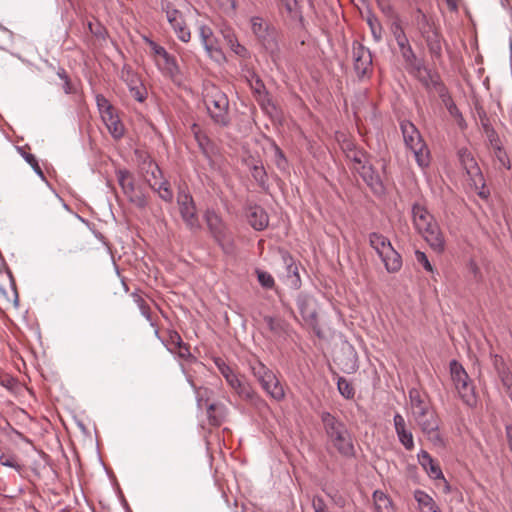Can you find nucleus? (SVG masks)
<instances>
[{
	"instance_id": "f257e3e1",
	"label": "nucleus",
	"mask_w": 512,
	"mask_h": 512,
	"mask_svg": "<svg viewBox=\"0 0 512 512\" xmlns=\"http://www.w3.org/2000/svg\"><path fill=\"white\" fill-rule=\"evenodd\" d=\"M409 410L412 420L428 441L436 447H444L445 441L440 433V418L429 396L416 388L409 390Z\"/></svg>"
},
{
	"instance_id": "f03ea898",
	"label": "nucleus",
	"mask_w": 512,
	"mask_h": 512,
	"mask_svg": "<svg viewBox=\"0 0 512 512\" xmlns=\"http://www.w3.org/2000/svg\"><path fill=\"white\" fill-rule=\"evenodd\" d=\"M411 213L416 231L434 251L442 252L445 248V239L434 216L421 203L413 204Z\"/></svg>"
},
{
	"instance_id": "7ed1b4c3",
	"label": "nucleus",
	"mask_w": 512,
	"mask_h": 512,
	"mask_svg": "<svg viewBox=\"0 0 512 512\" xmlns=\"http://www.w3.org/2000/svg\"><path fill=\"white\" fill-rule=\"evenodd\" d=\"M321 421L328 442L344 457L354 455L352 436L346 425L329 412L321 413Z\"/></svg>"
},
{
	"instance_id": "20e7f679",
	"label": "nucleus",
	"mask_w": 512,
	"mask_h": 512,
	"mask_svg": "<svg viewBox=\"0 0 512 512\" xmlns=\"http://www.w3.org/2000/svg\"><path fill=\"white\" fill-rule=\"evenodd\" d=\"M342 148L347 160L351 164V169L357 172L363 181L373 190L378 191L381 189L380 177L371 165L367 153L357 148L350 141L344 142Z\"/></svg>"
},
{
	"instance_id": "39448f33",
	"label": "nucleus",
	"mask_w": 512,
	"mask_h": 512,
	"mask_svg": "<svg viewBox=\"0 0 512 512\" xmlns=\"http://www.w3.org/2000/svg\"><path fill=\"white\" fill-rule=\"evenodd\" d=\"M450 374L457 393L468 407H476L478 396L475 386L463 366L456 360L450 362Z\"/></svg>"
},
{
	"instance_id": "423d86ee",
	"label": "nucleus",
	"mask_w": 512,
	"mask_h": 512,
	"mask_svg": "<svg viewBox=\"0 0 512 512\" xmlns=\"http://www.w3.org/2000/svg\"><path fill=\"white\" fill-rule=\"evenodd\" d=\"M400 128L405 145L412 151L417 164L421 168L427 167L430 163V153L416 126L410 121H402Z\"/></svg>"
},
{
	"instance_id": "0eeeda50",
	"label": "nucleus",
	"mask_w": 512,
	"mask_h": 512,
	"mask_svg": "<svg viewBox=\"0 0 512 512\" xmlns=\"http://www.w3.org/2000/svg\"><path fill=\"white\" fill-rule=\"evenodd\" d=\"M204 103L215 124L226 126L229 123V100L218 87L211 86L206 89Z\"/></svg>"
},
{
	"instance_id": "6e6552de",
	"label": "nucleus",
	"mask_w": 512,
	"mask_h": 512,
	"mask_svg": "<svg viewBox=\"0 0 512 512\" xmlns=\"http://www.w3.org/2000/svg\"><path fill=\"white\" fill-rule=\"evenodd\" d=\"M407 71L416 77L426 88L438 84V75L428 69L424 62L417 58L410 43L399 48Z\"/></svg>"
},
{
	"instance_id": "1a4fd4ad",
	"label": "nucleus",
	"mask_w": 512,
	"mask_h": 512,
	"mask_svg": "<svg viewBox=\"0 0 512 512\" xmlns=\"http://www.w3.org/2000/svg\"><path fill=\"white\" fill-rule=\"evenodd\" d=\"M141 172L145 181L151 189L158 193L162 200L166 202L172 201L173 192L169 183L166 180H163L162 171L156 162L151 159L144 160L141 165Z\"/></svg>"
},
{
	"instance_id": "9d476101",
	"label": "nucleus",
	"mask_w": 512,
	"mask_h": 512,
	"mask_svg": "<svg viewBox=\"0 0 512 512\" xmlns=\"http://www.w3.org/2000/svg\"><path fill=\"white\" fill-rule=\"evenodd\" d=\"M116 176L118 183L129 202L138 208H145L147 205L146 196L140 188L135 186L133 175L128 170L120 169L116 172Z\"/></svg>"
},
{
	"instance_id": "9b49d317",
	"label": "nucleus",
	"mask_w": 512,
	"mask_h": 512,
	"mask_svg": "<svg viewBox=\"0 0 512 512\" xmlns=\"http://www.w3.org/2000/svg\"><path fill=\"white\" fill-rule=\"evenodd\" d=\"M160 5L161 10L165 13L167 21L174 30L177 38L182 42H189L191 33L186 26L182 12L176 9L168 0H161Z\"/></svg>"
},
{
	"instance_id": "f8f14e48",
	"label": "nucleus",
	"mask_w": 512,
	"mask_h": 512,
	"mask_svg": "<svg viewBox=\"0 0 512 512\" xmlns=\"http://www.w3.org/2000/svg\"><path fill=\"white\" fill-rule=\"evenodd\" d=\"M177 203L180 215L187 228L192 232L198 231L201 225L192 196L184 190H180L177 196Z\"/></svg>"
},
{
	"instance_id": "ddd939ff",
	"label": "nucleus",
	"mask_w": 512,
	"mask_h": 512,
	"mask_svg": "<svg viewBox=\"0 0 512 512\" xmlns=\"http://www.w3.org/2000/svg\"><path fill=\"white\" fill-rule=\"evenodd\" d=\"M297 307L306 325L314 331L317 329V304L313 297L307 294H300L297 297Z\"/></svg>"
},
{
	"instance_id": "4468645a",
	"label": "nucleus",
	"mask_w": 512,
	"mask_h": 512,
	"mask_svg": "<svg viewBox=\"0 0 512 512\" xmlns=\"http://www.w3.org/2000/svg\"><path fill=\"white\" fill-rule=\"evenodd\" d=\"M354 69L359 77L365 76L371 69L372 56L369 49L360 43H354L353 49Z\"/></svg>"
},
{
	"instance_id": "2eb2a0df",
	"label": "nucleus",
	"mask_w": 512,
	"mask_h": 512,
	"mask_svg": "<svg viewBox=\"0 0 512 512\" xmlns=\"http://www.w3.org/2000/svg\"><path fill=\"white\" fill-rule=\"evenodd\" d=\"M231 389L238 395V397L256 407L264 404V400L257 394L252 385L245 380L244 377H240L235 383V386H231Z\"/></svg>"
},
{
	"instance_id": "dca6fc26",
	"label": "nucleus",
	"mask_w": 512,
	"mask_h": 512,
	"mask_svg": "<svg viewBox=\"0 0 512 512\" xmlns=\"http://www.w3.org/2000/svg\"><path fill=\"white\" fill-rule=\"evenodd\" d=\"M202 389L197 390L198 406L202 407L203 404L207 406V416L209 423L213 426H220L226 418L227 408L222 404L207 403V400L202 399Z\"/></svg>"
},
{
	"instance_id": "f3484780",
	"label": "nucleus",
	"mask_w": 512,
	"mask_h": 512,
	"mask_svg": "<svg viewBox=\"0 0 512 512\" xmlns=\"http://www.w3.org/2000/svg\"><path fill=\"white\" fill-rule=\"evenodd\" d=\"M393 423L399 442L404 446L406 450H413V434L409 429H407V424L404 417L400 413H396L393 417Z\"/></svg>"
},
{
	"instance_id": "a211bd4d",
	"label": "nucleus",
	"mask_w": 512,
	"mask_h": 512,
	"mask_svg": "<svg viewBox=\"0 0 512 512\" xmlns=\"http://www.w3.org/2000/svg\"><path fill=\"white\" fill-rule=\"evenodd\" d=\"M459 160L462 167L475 184L478 182H483V176L481 174L480 168L470 152L467 150H460Z\"/></svg>"
},
{
	"instance_id": "6ab92c4d",
	"label": "nucleus",
	"mask_w": 512,
	"mask_h": 512,
	"mask_svg": "<svg viewBox=\"0 0 512 512\" xmlns=\"http://www.w3.org/2000/svg\"><path fill=\"white\" fill-rule=\"evenodd\" d=\"M199 37L204 49L210 57L216 60L222 58V53L216 46V40L210 27L201 25L199 27Z\"/></svg>"
},
{
	"instance_id": "aec40b11",
	"label": "nucleus",
	"mask_w": 512,
	"mask_h": 512,
	"mask_svg": "<svg viewBox=\"0 0 512 512\" xmlns=\"http://www.w3.org/2000/svg\"><path fill=\"white\" fill-rule=\"evenodd\" d=\"M205 220L207 226L218 243H222L225 238V225L222 219L212 210H207L205 213Z\"/></svg>"
},
{
	"instance_id": "412c9836",
	"label": "nucleus",
	"mask_w": 512,
	"mask_h": 512,
	"mask_svg": "<svg viewBox=\"0 0 512 512\" xmlns=\"http://www.w3.org/2000/svg\"><path fill=\"white\" fill-rule=\"evenodd\" d=\"M249 224L258 231L264 230L269 223L268 215L260 206H250L247 211Z\"/></svg>"
},
{
	"instance_id": "4be33fe9",
	"label": "nucleus",
	"mask_w": 512,
	"mask_h": 512,
	"mask_svg": "<svg viewBox=\"0 0 512 512\" xmlns=\"http://www.w3.org/2000/svg\"><path fill=\"white\" fill-rule=\"evenodd\" d=\"M418 462L423 467V469L427 472L429 477L433 479H444L443 473L439 465L433 460L430 454L421 450L418 455Z\"/></svg>"
},
{
	"instance_id": "5701e85b",
	"label": "nucleus",
	"mask_w": 512,
	"mask_h": 512,
	"mask_svg": "<svg viewBox=\"0 0 512 512\" xmlns=\"http://www.w3.org/2000/svg\"><path fill=\"white\" fill-rule=\"evenodd\" d=\"M101 119L114 139L123 137L125 128L115 110L102 115Z\"/></svg>"
},
{
	"instance_id": "b1692460",
	"label": "nucleus",
	"mask_w": 512,
	"mask_h": 512,
	"mask_svg": "<svg viewBox=\"0 0 512 512\" xmlns=\"http://www.w3.org/2000/svg\"><path fill=\"white\" fill-rule=\"evenodd\" d=\"M337 364L345 373L351 374L358 369L357 355L352 347L344 350L341 356L337 357Z\"/></svg>"
},
{
	"instance_id": "393cba45",
	"label": "nucleus",
	"mask_w": 512,
	"mask_h": 512,
	"mask_svg": "<svg viewBox=\"0 0 512 512\" xmlns=\"http://www.w3.org/2000/svg\"><path fill=\"white\" fill-rule=\"evenodd\" d=\"M281 9L292 21L302 23V0H279Z\"/></svg>"
},
{
	"instance_id": "a878e982",
	"label": "nucleus",
	"mask_w": 512,
	"mask_h": 512,
	"mask_svg": "<svg viewBox=\"0 0 512 512\" xmlns=\"http://www.w3.org/2000/svg\"><path fill=\"white\" fill-rule=\"evenodd\" d=\"M159 69L170 78L174 79L180 74V69L174 56L168 52L160 59H155Z\"/></svg>"
},
{
	"instance_id": "bb28decb",
	"label": "nucleus",
	"mask_w": 512,
	"mask_h": 512,
	"mask_svg": "<svg viewBox=\"0 0 512 512\" xmlns=\"http://www.w3.org/2000/svg\"><path fill=\"white\" fill-rule=\"evenodd\" d=\"M414 499L420 512H441L434 499L423 490H415Z\"/></svg>"
},
{
	"instance_id": "cd10ccee",
	"label": "nucleus",
	"mask_w": 512,
	"mask_h": 512,
	"mask_svg": "<svg viewBox=\"0 0 512 512\" xmlns=\"http://www.w3.org/2000/svg\"><path fill=\"white\" fill-rule=\"evenodd\" d=\"M380 258L389 273L398 272L402 267V258L393 246L384 252Z\"/></svg>"
},
{
	"instance_id": "c85d7f7f",
	"label": "nucleus",
	"mask_w": 512,
	"mask_h": 512,
	"mask_svg": "<svg viewBox=\"0 0 512 512\" xmlns=\"http://www.w3.org/2000/svg\"><path fill=\"white\" fill-rule=\"evenodd\" d=\"M249 367L253 376L258 380L259 383L264 382L267 384V380L272 381L273 376L275 375L272 370H270L266 365H264L261 361L255 359L249 362Z\"/></svg>"
},
{
	"instance_id": "c756f323",
	"label": "nucleus",
	"mask_w": 512,
	"mask_h": 512,
	"mask_svg": "<svg viewBox=\"0 0 512 512\" xmlns=\"http://www.w3.org/2000/svg\"><path fill=\"white\" fill-rule=\"evenodd\" d=\"M428 89H434L438 92L440 98L442 99L443 104L447 108L450 115H452L453 117L460 116L459 109L457 108L456 104L452 100L451 96L448 94L444 85L441 84L439 80H438L437 85H430V87Z\"/></svg>"
},
{
	"instance_id": "7c9ffc66",
	"label": "nucleus",
	"mask_w": 512,
	"mask_h": 512,
	"mask_svg": "<svg viewBox=\"0 0 512 512\" xmlns=\"http://www.w3.org/2000/svg\"><path fill=\"white\" fill-rule=\"evenodd\" d=\"M422 37L425 39L428 50L432 57L439 58L442 52L441 35L439 30L436 28Z\"/></svg>"
},
{
	"instance_id": "2f4dec72",
	"label": "nucleus",
	"mask_w": 512,
	"mask_h": 512,
	"mask_svg": "<svg viewBox=\"0 0 512 512\" xmlns=\"http://www.w3.org/2000/svg\"><path fill=\"white\" fill-rule=\"evenodd\" d=\"M222 35L227 43V45L230 47V49L238 56L240 57H247L248 51L247 49L241 45L237 38L235 37L234 32L230 28L222 29Z\"/></svg>"
},
{
	"instance_id": "473e14b6",
	"label": "nucleus",
	"mask_w": 512,
	"mask_h": 512,
	"mask_svg": "<svg viewBox=\"0 0 512 512\" xmlns=\"http://www.w3.org/2000/svg\"><path fill=\"white\" fill-rule=\"evenodd\" d=\"M260 385L263 390H265V392L274 400L281 401L284 399L285 392L276 375L273 376L272 381H267V384L261 382Z\"/></svg>"
},
{
	"instance_id": "72a5a7b5",
	"label": "nucleus",
	"mask_w": 512,
	"mask_h": 512,
	"mask_svg": "<svg viewBox=\"0 0 512 512\" xmlns=\"http://www.w3.org/2000/svg\"><path fill=\"white\" fill-rule=\"evenodd\" d=\"M374 508L376 512H393L391 499L383 491L376 490L373 493Z\"/></svg>"
},
{
	"instance_id": "f704fd0d",
	"label": "nucleus",
	"mask_w": 512,
	"mask_h": 512,
	"mask_svg": "<svg viewBox=\"0 0 512 512\" xmlns=\"http://www.w3.org/2000/svg\"><path fill=\"white\" fill-rule=\"evenodd\" d=\"M369 243L379 257L392 247L391 242L385 236L376 232L369 235Z\"/></svg>"
},
{
	"instance_id": "c9c22d12",
	"label": "nucleus",
	"mask_w": 512,
	"mask_h": 512,
	"mask_svg": "<svg viewBox=\"0 0 512 512\" xmlns=\"http://www.w3.org/2000/svg\"><path fill=\"white\" fill-rule=\"evenodd\" d=\"M264 322L268 326L269 330L278 337H285L288 333V324L280 319L271 316L264 317Z\"/></svg>"
},
{
	"instance_id": "e433bc0d",
	"label": "nucleus",
	"mask_w": 512,
	"mask_h": 512,
	"mask_svg": "<svg viewBox=\"0 0 512 512\" xmlns=\"http://www.w3.org/2000/svg\"><path fill=\"white\" fill-rule=\"evenodd\" d=\"M415 21L417 28L422 36L437 28L434 21L420 9L417 10Z\"/></svg>"
},
{
	"instance_id": "4c0bfd02",
	"label": "nucleus",
	"mask_w": 512,
	"mask_h": 512,
	"mask_svg": "<svg viewBox=\"0 0 512 512\" xmlns=\"http://www.w3.org/2000/svg\"><path fill=\"white\" fill-rule=\"evenodd\" d=\"M391 32L397 42L398 47L405 46L409 43V40L400 24L399 21H394L391 25Z\"/></svg>"
},
{
	"instance_id": "58836bf2",
	"label": "nucleus",
	"mask_w": 512,
	"mask_h": 512,
	"mask_svg": "<svg viewBox=\"0 0 512 512\" xmlns=\"http://www.w3.org/2000/svg\"><path fill=\"white\" fill-rule=\"evenodd\" d=\"M337 387L339 393L346 399H352L354 397L355 391L353 386L347 381L345 378L340 377L337 381Z\"/></svg>"
},
{
	"instance_id": "ea45409f",
	"label": "nucleus",
	"mask_w": 512,
	"mask_h": 512,
	"mask_svg": "<svg viewBox=\"0 0 512 512\" xmlns=\"http://www.w3.org/2000/svg\"><path fill=\"white\" fill-rule=\"evenodd\" d=\"M131 297H132L133 301L136 303V305L138 306L141 314L148 321H151L150 308H149L148 304L146 303V301L143 299V297L137 292H133L131 294Z\"/></svg>"
},
{
	"instance_id": "a19ab883",
	"label": "nucleus",
	"mask_w": 512,
	"mask_h": 512,
	"mask_svg": "<svg viewBox=\"0 0 512 512\" xmlns=\"http://www.w3.org/2000/svg\"><path fill=\"white\" fill-rule=\"evenodd\" d=\"M494 156L503 167L506 169L511 168L509 158L505 150L502 148L500 141L495 142Z\"/></svg>"
},
{
	"instance_id": "79ce46f5",
	"label": "nucleus",
	"mask_w": 512,
	"mask_h": 512,
	"mask_svg": "<svg viewBox=\"0 0 512 512\" xmlns=\"http://www.w3.org/2000/svg\"><path fill=\"white\" fill-rule=\"evenodd\" d=\"M467 271L470 278L479 283L483 280L482 272L474 259H470L467 264Z\"/></svg>"
},
{
	"instance_id": "37998d69",
	"label": "nucleus",
	"mask_w": 512,
	"mask_h": 512,
	"mask_svg": "<svg viewBox=\"0 0 512 512\" xmlns=\"http://www.w3.org/2000/svg\"><path fill=\"white\" fill-rule=\"evenodd\" d=\"M0 464L2 466L13 468L17 471L21 470V465L19 464L18 459L15 455H11V454L0 455Z\"/></svg>"
},
{
	"instance_id": "c03bdc74",
	"label": "nucleus",
	"mask_w": 512,
	"mask_h": 512,
	"mask_svg": "<svg viewBox=\"0 0 512 512\" xmlns=\"http://www.w3.org/2000/svg\"><path fill=\"white\" fill-rule=\"evenodd\" d=\"M251 28L253 33L257 37H263L266 31L265 23L262 18L260 17H253L251 19Z\"/></svg>"
},
{
	"instance_id": "a18cd8bd",
	"label": "nucleus",
	"mask_w": 512,
	"mask_h": 512,
	"mask_svg": "<svg viewBox=\"0 0 512 512\" xmlns=\"http://www.w3.org/2000/svg\"><path fill=\"white\" fill-rule=\"evenodd\" d=\"M257 278L262 287L270 289L274 286L275 282L272 275L265 271H257Z\"/></svg>"
},
{
	"instance_id": "49530a36",
	"label": "nucleus",
	"mask_w": 512,
	"mask_h": 512,
	"mask_svg": "<svg viewBox=\"0 0 512 512\" xmlns=\"http://www.w3.org/2000/svg\"><path fill=\"white\" fill-rule=\"evenodd\" d=\"M96 102L101 116L115 110V108L103 95H97Z\"/></svg>"
},
{
	"instance_id": "de8ad7c7",
	"label": "nucleus",
	"mask_w": 512,
	"mask_h": 512,
	"mask_svg": "<svg viewBox=\"0 0 512 512\" xmlns=\"http://www.w3.org/2000/svg\"><path fill=\"white\" fill-rule=\"evenodd\" d=\"M219 9L225 14L231 15L236 9V0H216Z\"/></svg>"
},
{
	"instance_id": "09e8293b",
	"label": "nucleus",
	"mask_w": 512,
	"mask_h": 512,
	"mask_svg": "<svg viewBox=\"0 0 512 512\" xmlns=\"http://www.w3.org/2000/svg\"><path fill=\"white\" fill-rule=\"evenodd\" d=\"M252 177L257 181L260 185H264L266 182V172L262 165H254L251 170Z\"/></svg>"
},
{
	"instance_id": "8fccbe9b",
	"label": "nucleus",
	"mask_w": 512,
	"mask_h": 512,
	"mask_svg": "<svg viewBox=\"0 0 512 512\" xmlns=\"http://www.w3.org/2000/svg\"><path fill=\"white\" fill-rule=\"evenodd\" d=\"M23 157L26 160V162L28 164H30V166L33 168V170L36 172V174L39 175L42 179H44V173H43L41 167L39 166L36 157L30 153H24Z\"/></svg>"
},
{
	"instance_id": "3c124183",
	"label": "nucleus",
	"mask_w": 512,
	"mask_h": 512,
	"mask_svg": "<svg viewBox=\"0 0 512 512\" xmlns=\"http://www.w3.org/2000/svg\"><path fill=\"white\" fill-rule=\"evenodd\" d=\"M415 258L416 261L421 264L427 272H433V267L424 252L417 250L415 252Z\"/></svg>"
},
{
	"instance_id": "603ef678",
	"label": "nucleus",
	"mask_w": 512,
	"mask_h": 512,
	"mask_svg": "<svg viewBox=\"0 0 512 512\" xmlns=\"http://www.w3.org/2000/svg\"><path fill=\"white\" fill-rule=\"evenodd\" d=\"M131 96L138 102H143L146 98V92L142 85L131 86Z\"/></svg>"
},
{
	"instance_id": "864d4df0",
	"label": "nucleus",
	"mask_w": 512,
	"mask_h": 512,
	"mask_svg": "<svg viewBox=\"0 0 512 512\" xmlns=\"http://www.w3.org/2000/svg\"><path fill=\"white\" fill-rule=\"evenodd\" d=\"M147 43L149 44L155 59H160L167 53V50L164 47L158 45L156 42L147 39Z\"/></svg>"
},
{
	"instance_id": "5fc2aeb1",
	"label": "nucleus",
	"mask_w": 512,
	"mask_h": 512,
	"mask_svg": "<svg viewBox=\"0 0 512 512\" xmlns=\"http://www.w3.org/2000/svg\"><path fill=\"white\" fill-rule=\"evenodd\" d=\"M214 363L216 365V367L218 368L219 372L221 373V375L224 377V376H227V374L229 372H231L233 369L228 365L226 364V362L221 359V358H216L214 360Z\"/></svg>"
},
{
	"instance_id": "6e6d98bb",
	"label": "nucleus",
	"mask_w": 512,
	"mask_h": 512,
	"mask_svg": "<svg viewBox=\"0 0 512 512\" xmlns=\"http://www.w3.org/2000/svg\"><path fill=\"white\" fill-rule=\"evenodd\" d=\"M312 505L315 512H328L326 504L321 497H314Z\"/></svg>"
},
{
	"instance_id": "4d7b16f0",
	"label": "nucleus",
	"mask_w": 512,
	"mask_h": 512,
	"mask_svg": "<svg viewBox=\"0 0 512 512\" xmlns=\"http://www.w3.org/2000/svg\"><path fill=\"white\" fill-rule=\"evenodd\" d=\"M169 341L173 349H176L183 344V341L177 332L170 333Z\"/></svg>"
},
{
	"instance_id": "13d9d810",
	"label": "nucleus",
	"mask_w": 512,
	"mask_h": 512,
	"mask_svg": "<svg viewBox=\"0 0 512 512\" xmlns=\"http://www.w3.org/2000/svg\"><path fill=\"white\" fill-rule=\"evenodd\" d=\"M275 156H276L277 166L280 168H284L285 164H286V159H285L284 154L281 151V149L277 146L275 147Z\"/></svg>"
},
{
	"instance_id": "bf43d9fd",
	"label": "nucleus",
	"mask_w": 512,
	"mask_h": 512,
	"mask_svg": "<svg viewBox=\"0 0 512 512\" xmlns=\"http://www.w3.org/2000/svg\"><path fill=\"white\" fill-rule=\"evenodd\" d=\"M177 353H178L179 357L184 358V359L191 356L189 347L184 343L181 346L177 347Z\"/></svg>"
},
{
	"instance_id": "052dcab7",
	"label": "nucleus",
	"mask_w": 512,
	"mask_h": 512,
	"mask_svg": "<svg viewBox=\"0 0 512 512\" xmlns=\"http://www.w3.org/2000/svg\"><path fill=\"white\" fill-rule=\"evenodd\" d=\"M227 384L231 386H235V383L239 380V376L232 370L227 374V376H224Z\"/></svg>"
},
{
	"instance_id": "680f3d73",
	"label": "nucleus",
	"mask_w": 512,
	"mask_h": 512,
	"mask_svg": "<svg viewBox=\"0 0 512 512\" xmlns=\"http://www.w3.org/2000/svg\"><path fill=\"white\" fill-rule=\"evenodd\" d=\"M253 89H254L255 93H257L259 95H261L264 92L265 86L259 78L256 79L255 86H253Z\"/></svg>"
},
{
	"instance_id": "e2e57ef3",
	"label": "nucleus",
	"mask_w": 512,
	"mask_h": 512,
	"mask_svg": "<svg viewBox=\"0 0 512 512\" xmlns=\"http://www.w3.org/2000/svg\"><path fill=\"white\" fill-rule=\"evenodd\" d=\"M63 89L66 94H70L72 92V86L69 77L63 80Z\"/></svg>"
},
{
	"instance_id": "0e129e2a",
	"label": "nucleus",
	"mask_w": 512,
	"mask_h": 512,
	"mask_svg": "<svg viewBox=\"0 0 512 512\" xmlns=\"http://www.w3.org/2000/svg\"><path fill=\"white\" fill-rule=\"evenodd\" d=\"M448 8L451 11H456L458 9L459 0H445Z\"/></svg>"
},
{
	"instance_id": "69168bd1",
	"label": "nucleus",
	"mask_w": 512,
	"mask_h": 512,
	"mask_svg": "<svg viewBox=\"0 0 512 512\" xmlns=\"http://www.w3.org/2000/svg\"><path fill=\"white\" fill-rule=\"evenodd\" d=\"M488 138H489V141H490V144H491L493 150H495V142L500 141L498 136L496 135V133L494 131H491V133H489V135H488Z\"/></svg>"
},
{
	"instance_id": "338daca9",
	"label": "nucleus",
	"mask_w": 512,
	"mask_h": 512,
	"mask_svg": "<svg viewBox=\"0 0 512 512\" xmlns=\"http://www.w3.org/2000/svg\"><path fill=\"white\" fill-rule=\"evenodd\" d=\"M129 89L131 90V86L139 85L138 78L135 75H131L130 79H127Z\"/></svg>"
},
{
	"instance_id": "774afa93",
	"label": "nucleus",
	"mask_w": 512,
	"mask_h": 512,
	"mask_svg": "<svg viewBox=\"0 0 512 512\" xmlns=\"http://www.w3.org/2000/svg\"><path fill=\"white\" fill-rule=\"evenodd\" d=\"M478 195L483 198V199H487L488 196H489V191L485 189V185L484 183H482V187H481V190L478 192Z\"/></svg>"
}]
</instances>
